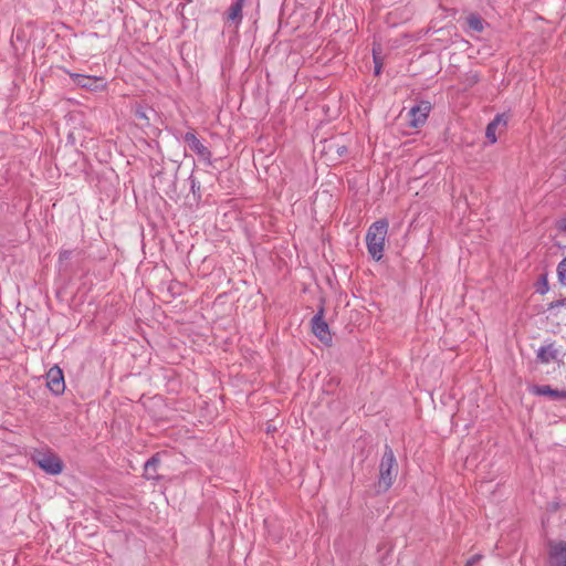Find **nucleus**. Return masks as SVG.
Segmentation results:
<instances>
[{
	"label": "nucleus",
	"mask_w": 566,
	"mask_h": 566,
	"mask_svg": "<svg viewBox=\"0 0 566 566\" xmlns=\"http://www.w3.org/2000/svg\"><path fill=\"white\" fill-rule=\"evenodd\" d=\"M480 559L481 555H474L468 560L467 566H474Z\"/></svg>",
	"instance_id": "obj_18"
},
{
	"label": "nucleus",
	"mask_w": 566,
	"mask_h": 566,
	"mask_svg": "<svg viewBox=\"0 0 566 566\" xmlns=\"http://www.w3.org/2000/svg\"><path fill=\"white\" fill-rule=\"evenodd\" d=\"M548 563L551 566H566L565 541H552L548 543Z\"/></svg>",
	"instance_id": "obj_4"
},
{
	"label": "nucleus",
	"mask_w": 566,
	"mask_h": 566,
	"mask_svg": "<svg viewBox=\"0 0 566 566\" xmlns=\"http://www.w3.org/2000/svg\"><path fill=\"white\" fill-rule=\"evenodd\" d=\"M185 139V143L187 145V147L198 154L199 156H201L202 158L207 159L210 155L209 150L207 149L206 146H203V144L196 137L195 134L192 133H187L184 137Z\"/></svg>",
	"instance_id": "obj_8"
},
{
	"label": "nucleus",
	"mask_w": 566,
	"mask_h": 566,
	"mask_svg": "<svg viewBox=\"0 0 566 566\" xmlns=\"http://www.w3.org/2000/svg\"><path fill=\"white\" fill-rule=\"evenodd\" d=\"M469 29L473 32H482L484 29V21L476 14H470L465 19Z\"/></svg>",
	"instance_id": "obj_14"
},
{
	"label": "nucleus",
	"mask_w": 566,
	"mask_h": 566,
	"mask_svg": "<svg viewBox=\"0 0 566 566\" xmlns=\"http://www.w3.org/2000/svg\"><path fill=\"white\" fill-rule=\"evenodd\" d=\"M533 394L538 396H548L552 400L566 399V390L553 389L551 386H534L532 388Z\"/></svg>",
	"instance_id": "obj_10"
},
{
	"label": "nucleus",
	"mask_w": 566,
	"mask_h": 566,
	"mask_svg": "<svg viewBox=\"0 0 566 566\" xmlns=\"http://www.w3.org/2000/svg\"><path fill=\"white\" fill-rule=\"evenodd\" d=\"M398 467L392 450L386 446L380 464H379V481L378 490L387 491L396 480Z\"/></svg>",
	"instance_id": "obj_2"
},
{
	"label": "nucleus",
	"mask_w": 566,
	"mask_h": 566,
	"mask_svg": "<svg viewBox=\"0 0 566 566\" xmlns=\"http://www.w3.org/2000/svg\"><path fill=\"white\" fill-rule=\"evenodd\" d=\"M159 460L157 457H153L145 463V476L147 479H156L157 478V467Z\"/></svg>",
	"instance_id": "obj_15"
},
{
	"label": "nucleus",
	"mask_w": 566,
	"mask_h": 566,
	"mask_svg": "<svg viewBox=\"0 0 566 566\" xmlns=\"http://www.w3.org/2000/svg\"><path fill=\"white\" fill-rule=\"evenodd\" d=\"M36 464L49 474H60L63 470L61 459L52 452H39L34 455Z\"/></svg>",
	"instance_id": "obj_3"
},
{
	"label": "nucleus",
	"mask_w": 566,
	"mask_h": 566,
	"mask_svg": "<svg viewBox=\"0 0 566 566\" xmlns=\"http://www.w3.org/2000/svg\"><path fill=\"white\" fill-rule=\"evenodd\" d=\"M62 256L67 258V256H69V252H64V253L62 254Z\"/></svg>",
	"instance_id": "obj_20"
},
{
	"label": "nucleus",
	"mask_w": 566,
	"mask_h": 566,
	"mask_svg": "<svg viewBox=\"0 0 566 566\" xmlns=\"http://www.w3.org/2000/svg\"><path fill=\"white\" fill-rule=\"evenodd\" d=\"M312 331L314 335L324 344L332 340L328 325L323 319V311L321 310L312 319Z\"/></svg>",
	"instance_id": "obj_6"
},
{
	"label": "nucleus",
	"mask_w": 566,
	"mask_h": 566,
	"mask_svg": "<svg viewBox=\"0 0 566 566\" xmlns=\"http://www.w3.org/2000/svg\"><path fill=\"white\" fill-rule=\"evenodd\" d=\"M429 112V103H422L418 106L412 107L408 113L410 126L417 128L420 125H422L426 122Z\"/></svg>",
	"instance_id": "obj_7"
},
{
	"label": "nucleus",
	"mask_w": 566,
	"mask_h": 566,
	"mask_svg": "<svg viewBox=\"0 0 566 566\" xmlns=\"http://www.w3.org/2000/svg\"><path fill=\"white\" fill-rule=\"evenodd\" d=\"M73 82L81 86L88 88L91 91L97 90L102 85V78L98 77H92L83 74H74L72 75Z\"/></svg>",
	"instance_id": "obj_11"
},
{
	"label": "nucleus",
	"mask_w": 566,
	"mask_h": 566,
	"mask_svg": "<svg viewBox=\"0 0 566 566\" xmlns=\"http://www.w3.org/2000/svg\"><path fill=\"white\" fill-rule=\"evenodd\" d=\"M334 149L338 154L339 157L344 156L347 153V148L345 146H339L338 144H335L332 142L328 145V150L332 151Z\"/></svg>",
	"instance_id": "obj_17"
},
{
	"label": "nucleus",
	"mask_w": 566,
	"mask_h": 566,
	"mask_svg": "<svg viewBox=\"0 0 566 566\" xmlns=\"http://www.w3.org/2000/svg\"><path fill=\"white\" fill-rule=\"evenodd\" d=\"M244 0H237L228 11V22L237 29L242 19V7Z\"/></svg>",
	"instance_id": "obj_12"
},
{
	"label": "nucleus",
	"mask_w": 566,
	"mask_h": 566,
	"mask_svg": "<svg viewBox=\"0 0 566 566\" xmlns=\"http://www.w3.org/2000/svg\"><path fill=\"white\" fill-rule=\"evenodd\" d=\"M388 221L385 219L374 222L366 233L367 249L371 258L379 261L382 258L385 241L388 233Z\"/></svg>",
	"instance_id": "obj_1"
},
{
	"label": "nucleus",
	"mask_w": 566,
	"mask_h": 566,
	"mask_svg": "<svg viewBox=\"0 0 566 566\" xmlns=\"http://www.w3.org/2000/svg\"><path fill=\"white\" fill-rule=\"evenodd\" d=\"M46 384L53 394H63L65 389V382L62 369L57 366L52 367L46 374Z\"/></svg>",
	"instance_id": "obj_5"
},
{
	"label": "nucleus",
	"mask_w": 566,
	"mask_h": 566,
	"mask_svg": "<svg viewBox=\"0 0 566 566\" xmlns=\"http://www.w3.org/2000/svg\"><path fill=\"white\" fill-rule=\"evenodd\" d=\"M507 124V120L504 115H497L486 127L485 137L491 144H494L497 140L496 130L499 128H504Z\"/></svg>",
	"instance_id": "obj_9"
},
{
	"label": "nucleus",
	"mask_w": 566,
	"mask_h": 566,
	"mask_svg": "<svg viewBox=\"0 0 566 566\" xmlns=\"http://www.w3.org/2000/svg\"><path fill=\"white\" fill-rule=\"evenodd\" d=\"M375 62H376L375 73L378 75L380 73V66L378 65L376 56H375Z\"/></svg>",
	"instance_id": "obj_19"
},
{
	"label": "nucleus",
	"mask_w": 566,
	"mask_h": 566,
	"mask_svg": "<svg viewBox=\"0 0 566 566\" xmlns=\"http://www.w3.org/2000/svg\"><path fill=\"white\" fill-rule=\"evenodd\" d=\"M557 274L559 282L566 286V258L558 264Z\"/></svg>",
	"instance_id": "obj_16"
},
{
	"label": "nucleus",
	"mask_w": 566,
	"mask_h": 566,
	"mask_svg": "<svg viewBox=\"0 0 566 566\" xmlns=\"http://www.w3.org/2000/svg\"><path fill=\"white\" fill-rule=\"evenodd\" d=\"M537 358L544 364H548L557 358V349L553 345L543 346L537 352Z\"/></svg>",
	"instance_id": "obj_13"
}]
</instances>
